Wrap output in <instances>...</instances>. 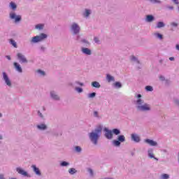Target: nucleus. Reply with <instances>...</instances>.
<instances>
[{"label":"nucleus","instance_id":"obj_21","mask_svg":"<svg viewBox=\"0 0 179 179\" xmlns=\"http://www.w3.org/2000/svg\"><path fill=\"white\" fill-rule=\"evenodd\" d=\"M117 141L120 142H125V136H124V135L119 136Z\"/></svg>","mask_w":179,"mask_h":179},{"label":"nucleus","instance_id":"obj_56","mask_svg":"<svg viewBox=\"0 0 179 179\" xmlns=\"http://www.w3.org/2000/svg\"><path fill=\"white\" fill-rule=\"evenodd\" d=\"M155 160H157V158H155Z\"/></svg>","mask_w":179,"mask_h":179},{"label":"nucleus","instance_id":"obj_23","mask_svg":"<svg viewBox=\"0 0 179 179\" xmlns=\"http://www.w3.org/2000/svg\"><path fill=\"white\" fill-rule=\"evenodd\" d=\"M69 174L73 175L75 173H76V169H75V168H71L69 169Z\"/></svg>","mask_w":179,"mask_h":179},{"label":"nucleus","instance_id":"obj_13","mask_svg":"<svg viewBox=\"0 0 179 179\" xmlns=\"http://www.w3.org/2000/svg\"><path fill=\"white\" fill-rule=\"evenodd\" d=\"M14 66L16 71H17V72H20V73L21 72H23V71L22 70V67L20 66V64H17V62H14Z\"/></svg>","mask_w":179,"mask_h":179},{"label":"nucleus","instance_id":"obj_17","mask_svg":"<svg viewBox=\"0 0 179 179\" xmlns=\"http://www.w3.org/2000/svg\"><path fill=\"white\" fill-rule=\"evenodd\" d=\"M106 79L108 80V82H114V77L110 76V74H107L106 76Z\"/></svg>","mask_w":179,"mask_h":179},{"label":"nucleus","instance_id":"obj_53","mask_svg":"<svg viewBox=\"0 0 179 179\" xmlns=\"http://www.w3.org/2000/svg\"><path fill=\"white\" fill-rule=\"evenodd\" d=\"M169 9H173V6L169 7Z\"/></svg>","mask_w":179,"mask_h":179},{"label":"nucleus","instance_id":"obj_47","mask_svg":"<svg viewBox=\"0 0 179 179\" xmlns=\"http://www.w3.org/2000/svg\"><path fill=\"white\" fill-rule=\"evenodd\" d=\"M38 114L39 116H41V117H43V114H41L40 111L38 112Z\"/></svg>","mask_w":179,"mask_h":179},{"label":"nucleus","instance_id":"obj_18","mask_svg":"<svg viewBox=\"0 0 179 179\" xmlns=\"http://www.w3.org/2000/svg\"><path fill=\"white\" fill-rule=\"evenodd\" d=\"M10 43L11 45L14 46L15 48H17V44L16 43V41L13 39H10Z\"/></svg>","mask_w":179,"mask_h":179},{"label":"nucleus","instance_id":"obj_51","mask_svg":"<svg viewBox=\"0 0 179 179\" xmlns=\"http://www.w3.org/2000/svg\"><path fill=\"white\" fill-rule=\"evenodd\" d=\"M169 60H170V61H174V57H170V58H169Z\"/></svg>","mask_w":179,"mask_h":179},{"label":"nucleus","instance_id":"obj_9","mask_svg":"<svg viewBox=\"0 0 179 179\" xmlns=\"http://www.w3.org/2000/svg\"><path fill=\"white\" fill-rule=\"evenodd\" d=\"M17 171L19 174H21V176L27 177V172L24 171V170L22 169V168H17Z\"/></svg>","mask_w":179,"mask_h":179},{"label":"nucleus","instance_id":"obj_25","mask_svg":"<svg viewBox=\"0 0 179 179\" xmlns=\"http://www.w3.org/2000/svg\"><path fill=\"white\" fill-rule=\"evenodd\" d=\"M38 129H47V126L45 124H40L37 126Z\"/></svg>","mask_w":179,"mask_h":179},{"label":"nucleus","instance_id":"obj_8","mask_svg":"<svg viewBox=\"0 0 179 179\" xmlns=\"http://www.w3.org/2000/svg\"><path fill=\"white\" fill-rule=\"evenodd\" d=\"M145 142L146 143H148L150 146H157V143L156 141H154L153 140L150 139H146L145 140Z\"/></svg>","mask_w":179,"mask_h":179},{"label":"nucleus","instance_id":"obj_31","mask_svg":"<svg viewBox=\"0 0 179 179\" xmlns=\"http://www.w3.org/2000/svg\"><path fill=\"white\" fill-rule=\"evenodd\" d=\"M131 61H136V62L138 64H139V60H138V59H136V57L135 56H131Z\"/></svg>","mask_w":179,"mask_h":179},{"label":"nucleus","instance_id":"obj_45","mask_svg":"<svg viewBox=\"0 0 179 179\" xmlns=\"http://www.w3.org/2000/svg\"><path fill=\"white\" fill-rule=\"evenodd\" d=\"M94 40L95 43H99V38H94Z\"/></svg>","mask_w":179,"mask_h":179},{"label":"nucleus","instance_id":"obj_22","mask_svg":"<svg viewBox=\"0 0 179 179\" xmlns=\"http://www.w3.org/2000/svg\"><path fill=\"white\" fill-rule=\"evenodd\" d=\"M148 156L150 157V159L155 158V155H153V150H150L148 151Z\"/></svg>","mask_w":179,"mask_h":179},{"label":"nucleus","instance_id":"obj_40","mask_svg":"<svg viewBox=\"0 0 179 179\" xmlns=\"http://www.w3.org/2000/svg\"><path fill=\"white\" fill-rule=\"evenodd\" d=\"M171 25L173 26V27H177V26H178V24H177L176 22H171Z\"/></svg>","mask_w":179,"mask_h":179},{"label":"nucleus","instance_id":"obj_30","mask_svg":"<svg viewBox=\"0 0 179 179\" xmlns=\"http://www.w3.org/2000/svg\"><path fill=\"white\" fill-rule=\"evenodd\" d=\"M60 165L62 166V167H64L65 166H69V163L66 162H62Z\"/></svg>","mask_w":179,"mask_h":179},{"label":"nucleus","instance_id":"obj_32","mask_svg":"<svg viewBox=\"0 0 179 179\" xmlns=\"http://www.w3.org/2000/svg\"><path fill=\"white\" fill-rule=\"evenodd\" d=\"M89 97L90 99L93 98V97H96V92H92L91 94H89Z\"/></svg>","mask_w":179,"mask_h":179},{"label":"nucleus","instance_id":"obj_54","mask_svg":"<svg viewBox=\"0 0 179 179\" xmlns=\"http://www.w3.org/2000/svg\"><path fill=\"white\" fill-rule=\"evenodd\" d=\"M138 97H142V95L138 94Z\"/></svg>","mask_w":179,"mask_h":179},{"label":"nucleus","instance_id":"obj_43","mask_svg":"<svg viewBox=\"0 0 179 179\" xmlns=\"http://www.w3.org/2000/svg\"><path fill=\"white\" fill-rule=\"evenodd\" d=\"M173 1L174 3H176V5H178V3H179L178 0H173Z\"/></svg>","mask_w":179,"mask_h":179},{"label":"nucleus","instance_id":"obj_6","mask_svg":"<svg viewBox=\"0 0 179 179\" xmlns=\"http://www.w3.org/2000/svg\"><path fill=\"white\" fill-rule=\"evenodd\" d=\"M3 80H5L7 86H12V83L10 82L9 77H8V75L5 72L3 73Z\"/></svg>","mask_w":179,"mask_h":179},{"label":"nucleus","instance_id":"obj_41","mask_svg":"<svg viewBox=\"0 0 179 179\" xmlns=\"http://www.w3.org/2000/svg\"><path fill=\"white\" fill-rule=\"evenodd\" d=\"M76 152H80L82 150V148H80V147H79V146H76Z\"/></svg>","mask_w":179,"mask_h":179},{"label":"nucleus","instance_id":"obj_35","mask_svg":"<svg viewBox=\"0 0 179 179\" xmlns=\"http://www.w3.org/2000/svg\"><path fill=\"white\" fill-rule=\"evenodd\" d=\"M38 73H41V75H42L43 76H44V75H45V73L41 70H37Z\"/></svg>","mask_w":179,"mask_h":179},{"label":"nucleus","instance_id":"obj_36","mask_svg":"<svg viewBox=\"0 0 179 179\" xmlns=\"http://www.w3.org/2000/svg\"><path fill=\"white\" fill-rule=\"evenodd\" d=\"M89 15H90V10H85V16L86 17H87V16H89Z\"/></svg>","mask_w":179,"mask_h":179},{"label":"nucleus","instance_id":"obj_55","mask_svg":"<svg viewBox=\"0 0 179 179\" xmlns=\"http://www.w3.org/2000/svg\"><path fill=\"white\" fill-rule=\"evenodd\" d=\"M2 117V114H1V113H0V117Z\"/></svg>","mask_w":179,"mask_h":179},{"label":"nucleus","instance_id":"obj_3","mask_svg":"<svg viewBox=\"0 0 179 179\" xmlns=\"http://www.w3.org/2000/svg\"><path fill=\"white\" fill-rule=\"evenodd\" d=\"M45 38H47V34H41L40 36H36L32 38L31 43H38L43 41Z\"/></svg>","mask_w":179,"mask_h":179},{"label":"nucleus","instance_id":"obj_34","mask_svg":"<svg viewBox=\"0 0 179 179\" xmlns=\"http://www.w3.org/2000/svg\"><path fill=\"white\" fill-rule=\"evenodd\" d=\"M115 86L116 87H121V83H120V82H116L115 83Z\"/></svg>","mask_w":179,"mask_h":179},{"label":"nucleus","instance_id":"obj_44","mask_svg":"<svg viewBox=\"0 0 179 179\" xmlns=\"http://www.w3.org/2000/svg\"><path fill=\"white\" fill-rule=\"evenodd\" d=\"M88 171H89V173H90V174L92 175V176H93V171L92 170V169H88Z\"/></svg>","mask_w":179,"mask_h":179},{"label":"nucleus","instance_id":"obj_29","mask_svg":"<svg viewBox=\"0 0 179 179\" xmlns=\"http://www.w3.org/2000/svg\"><path fill=\"white\" fill-rule=\"evenodd\" d=\"M44 27V25L39 24L36 25V29H38L39 30H41Z\"/></svg>","mask_w":179,"mask_h":179},{"label":"nucleus","instance_id":"obj_10","mask_svg":"<svg viewBox=\"0 0 179 179\" xmlns=\"http://www.w3.org/2000/svg\"><path fill=\"white\" fill-rule=\"evenodd\" d=\"M105 136L107 139H112L113 138V131L106 130L105 133Z\"/></svg>","mask_w":179,"mask_h":179},{"label":"nucleus","instance_id":"obj_20","mask_svg":"<svg viewBox=\"0 0 179 179\" xmlns=\"http://www.w3.org/2000/svg\"><path fill=\"white\" fill-rule=\"evenodd\" d=\"M162 27H164V22H159L157 24V28L160 29Z\"/></svg>","mask_w":179,"mask_h":179},{"label":"nucleus","instance_id":"obj_39","mask_svg":"<svg viewBox=\"0 0 179 179\" xmlns=\"http://www.w3.org/2000/svg\"><path fill=\"white\" fill-rule=\"evenodd\" d=\"M157 37H158V38H160V40H162L163 38V35L160 34H156Z\"/></svg>","mask_w":179,"mask_h":179},{"label":"nucleus","instance_id":"obj_12","mask_svg":"<svg viewBox=\"0 0 179 179\" xmlns=\"http://www.w3.org/2000/svg\"><path fill=\"white\" fill-rule=\"evenodd\" d=\"M82 52H83V54H86V55H90L92 54V50H90L87 48H83Z\"/></svg>","mask_w":179,"mask_h":179},{"label":"nucleus","instance_id":"obj_16","mask_svg":"<svg viewBox=\"0 0 179 179\" xmlns=\"http://www.w3.org/2000/svg\"><path fill=\"white\" fill-rule=\"evenodd\" d=\"M50 96L52 98L54 99V100H59V96H58V95L55 94V92H50Z\"/></svg>","mask_w":179,"mask_h":179},{"label":"nucleus","instance_id":"obj_28","mask_svg":"<svg viewBox=\"0 0 179 179\" xmlns=\"http://www.w3.org/2000/svg\"><path fill=\"white\" fill-rule=\"evenodd\" d=\"M113 143L115 146H120L121 145V142L119 140H115Z\"/></svg>","mask_w":179,"mask_h":179},{"label":"nucleus","instance_id":"obj_4","mask_svg":"<svg viewBox=\"0 0 179 179\" xmlns=\"http://www.w3.org/2000/svg\"><path fill=\"white\" fill-rule=\"evenodd\" d=\"M10 19H15V23H17V22H20V20H22V16L16 15L15 13H10Z\"/></svg>","mask_w":179,"mask_h":179},{"label":"nucleus","instance_id":"obj_33","mask_svg":"<svg viewBox=\"0 0 179 179\" xmlns=\"http://www.w3.org/2000/svg\"><path fill=\"white\" fill-rule=\"evenodd\" d=\"M76 90L78 92V93H82L83 92V90L80 87H76Z\"/></svg>","mask_w":179,"mask_h":179},{"label":"nucleus","instance_id":"obj_14","mask_svg":"<svg viewBox=\"0 0 179 179\" xmlns=\"http://www.w3.org/2000/svg\"><path fill=\"white\" fill-rule=\"evenodd\" d=\"M32 169L37 176H41V172L40 169L36 166V165H32Z\"/></svg>","mask_w":179,"mask_h":179},{"label":"nucleus","instance_id":"obj_37","mask_svg":"<svg viewBox=\"0 0 179 179\" xmlns=\"http://www.w3.org/2000/svg\"><path fill=\"white\" fill-rule=\"evenodd\" d=\"M151 2H153L154 3H160L162 1L160 0H150Z\"/></svg>","mask_w":179,"mask_h":179},{"label":"nucleus","instance_id":"obj_49","mask_svg":"<svg viewBox=\"0 0 179 179\" xmlns=\"http://www.w3.org/2000/svg\"><path fill=\"white\" fill-rule=\"evenodd\" d=\"M6 58H7L9 61H10V56L7 55V56H6Z\"/></svg>","mask_w":179,"mask_h":179},{"label":"nucleus","instance_id":"obj_42","mask_svg":"<svg viewBox=\"0 0 179 179\" xmlns=\"http://www.w3.org/2000/svg\"><path fill=\"white\" fill-rule=\"evenodd\" d=\"M94 115H95V117H99V113L97 111H94Z\"/></svg>","mask_w":179,"mask_h":179},{"label":"nucleus","instance_id":"obj_5","mask_svg":"<svg viewBox=\"0 0 179 179\" xmlns=\"http://www.w3.org/2000/svg\"><path fill=\"white\" fill-rule=\"evenodd\" d=\"M17 57L18 59L20 61V62H22L24 64H27V59L23 55L22 53H17Z\"/></svg>","mask_w":179,"mask_h":179},{"label":"nucleus","instance_id":"obj_7","mask_svg":"<svg viewBox=\"0 0 179 179\" xmlns=\"http://www.w3.org/2000/svg\"><path fill=\"white\" fill-rule=\"evenodd\" d=\"M71 29L73 30L74 34H78V33L80 30V28L79 27L78 25H77L76 23H74L71 26Z\"/></svg>","mask_w":179,"mask_h":179},{"label":"nucleus","instance_id":"obj_48","mask_svg":"<svg viewBox=\"0 0 179 179\" xmlns=\"http://www.w3.org/2000/svg\"><path fill=\"white\" fill-rule=\"evenodd\" d=\"M0 179H5V177H3V175H0Z\"/></svg>","mask_w":179,"mask_h":179},{"label":"nucleus","instance_id":"obj_11","mask_svg":"<svg viewBox=\"0 0 179 179\" xmlns=\"http://www.w3.org/2000/svg\"><path fill=\"white\" fill-rule=\"evenodd\" d=\"M131 139L132 141H134V142H140L141 138H139V136L137 134H131Z\"/></svg>","mask_w":179,"mask_h":179},{"label":"nucleus","instance_id":"obj_27","mask_svg":"<svg viewBox=\"0 0 179 179\" xmlns=\"http://www.w3.org/2000/svg\"><path fill=\"white\" fill-rule=\"evenodd\" d=\"M113 134H115V135H120V130L117 129H113Z\"/></svg>","mask_w":179,"mask_h":179},{"label":"nucleus","instance_id":"obj_19","mask_svg":"<svg viewBox=\"0 0 179 179\" xmlns=\"http://www.w3.org/2000/svg\"><path fill=\"white\" fill-rule=\"evenodd\" d=\"M147 22H153L155 20V17L153 15H147Z\"/></svg>","mask_w":179,"mask_h":179},{"label":"nucleus","instance_id":"obj_24","mask_svg":"<svg viewBox=\"0 0 179 179\" xmlns=\"http://www.w3.org/2000/svg\"><path fill=\"white\" fill-rule=\"evenodd\" d=\"M145 90H147V92H153V87L148 85L145 87Z\"/></svg>","mask_w":179,"mask_h":179},{"label":"nucleus","instance_id":"obj_50","mask_svg":"<svg viewBox=\"0 0 179 179\" xmlns=\"http://www.w3.org/2000/svg\"><path fill=\"white\" fill-rule=\"evenodd\" d=\"M78 83V85H79L80 86H83V83Z\"/></svg>","mask_w":179,"mask_h":179},{"label":"nucleus","instance_id":"obj_1","mask_svg":"<svg viewBox=\"0 0 179 179\" xmlns=\"http://www.w3.org/2000/svg\"><path fill=\"white\" fill-rule=\"evenodd\" d=\"M100 134H101V127L95 130V132H91L90 134V139L94 143V145H97V141L100 138Z\"/></svg>","mask_w":179,"mask_h":179},{"label":"nucleus","instance_id":"obj_38","mask_svg":"<svg viewBox=\"0 0 179 179\" xmlns=\"http://www.w3.org/2000/svg\"><path fill=\"white\" fill-rule=\"evenodd\" d=\"M169 176L168 174H166V173H165V174H163V175H162V178H163V179H169Z\"/></svg>","mask_w":179,"mask_h":179},{"label":"nucleus","instance_id":"obj_46","mask_svg":"<svg viewBox=\"0 0 179 179\" xmlns=\"http://www.w3.org/2000/svg\"><path fill=\"white\" fill-rule=\"evenodd\" d=\"M159 79H160L161 80H164V77L160 76H159Z\"/></svg>","mask_w":179,"mask_h":179},{"label":"nucleus","instance_id":"obj_26","mask_svg":"<svg viewBox=\"0 0 179 179\" xmlns=\"http://www.w3.org/2000/svg\"><path fill=\"white\" fill-rule=\"evenodd\" d=\"M10 8H12V9L13 10H15V9H16V8H17V6L13 2L10 3Z\"/></svg>","mask_w":179,"mask_h":179},{"label":"nucleus","instance_id":"obj_15","mask_svg":"<svg viewBox=\"0 0 179 179\" xmlns=\"http://www.w3.org/2000/svg\"><path fill=\"white\" fill-rule=\"evenodd\" d=\"M92 86L93 87H96V89H99V87H101L100 83H99V82H96V81L92 82Z\"/></svg>","mask_w":179,"mask_h":179},{"label":"nucleus","instance_id":"obj_2","mask_svg":"<svg viewBox=\"0 0 179 179\" xmlns=\"http://www.w3.org/2000/svg\"><path fill=\"white\" fill-rule=\"evenodd\" d=\"M142 103H143V101L141 99L137 101V104H138L137 108L138 111H149L150 110L149 104L145 103L142 105Z\"/></svg>","mask_w":179,"mask_h":179},{"label":"nucleus","instance_id":"obj_52","mask_svg":"<svg viewBox=\"0 0 179 179\" xmlns=\"http://www.w3.org/2000/svg\"><path fill=\"white\" fill-rule=\"evenodd\" d=\"M176 49L179 51V45H176Z\"/></svg>","mask_w":179,"mask_h":179}]
</instances>
